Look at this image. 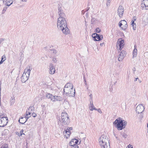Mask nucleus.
I'll return each instance as SVG.
<instances>
[{
  "label": "nucleus",
  "mask_w": 148,
  "mask_h": 148,
  "mask_svg": "<svg viewBox=\"0 0 148 148\" xmlns=\"http://www.w3.org/2000/svg\"><path fill=\"white\" fill-rule=\"evenodd\" d=\"M57 27L59 30L62 31L65 34H69V29L67 27V23L65 18L59 17L57 20Z\"/></svg>",
  "instance_id": "nucleus-1"
},
{
  "label": "nucleus",
  "mask_w": 148,
  "mask_h": 148,
  "mask_svg": "<svg viewBox=\"0 0 148 148\" xmlns=\"http://www.w3.org/2000/svg\"><path fill=\"white\" fill-rule=\"evenodd\" d=\"M73 85L71 83H68L65 85L64 89V93L67 96L74 97L75 94V89H73Z\"/></svg>",
  "instance_id": "nucleus-2"
},
{
  "label": "nucleus",
  "mask_w": 148,
  "mask_h": 148,
  "mask_svg": "<svg viewBox=\"0 0 148 148\" xmlns=\"http://www.w3.org/2000/svg\"><path fill=\"white\" fill-rule=\"evenodd\" d=\"M99 142L101 148H110L109 140L106 135H101L99 138Z\"/></svg>",
  "instance_id": "nucleus-3"
},
{
  "label": "nucleus",
  "mask_w": 148,
  "mask_h": 148,
  "mask_svg": "<svg viewBox=\"0 0 148 148\" xmlns=\"http://www.w3.org/2000/svg\"><path fill=\"white\" fill-rule=\"evenodd\" d=\"M127 122L125 120H123L121 118L119 117L116 119L113 123V124L119 130H121L125 128Z\"/></svg>",
  "instance_id": "nucleus-4"
},
{
  "label": "nucleus",
  "mask_w": 148,
  "mask_h": 148,
  "mask_svg": "<svg viewBox=\"0 0 148 148\" xmlns=\"http://www.w3.org/2000/svg\"><path fill=\"white\" fill-rule=\"evenodd\" d=\"M32 69V66H29L25 69L24 72L21 77V80L22 82L24 83L28 80Z\"/></svg>",
  "instance_id": "nucleus-5"
},
{
  "label": "nucleus",
  "mask_w": 148,
  "mask_h": 148,
  "mask_svg": "<svg viewBox=\"0 0 148 148\" xmlns=\"http://www.w3.org/2000/svg\"><path fill=\"white\" fill-rule=\"evenodd\" d=\"M61 119L62 122L64 125H68L70 122L69 116L66 113L62 112L61 115Z\"/></svg>",
  "instance_id": "nucleus-6"
},
{
  "label": "nucleus",
  "mask_w": 148,
  "mask_h": 148,
  "mask_svg": "<svg viewBox=\"0 0 148 148\" xmlns=\"http://www.w3.org/2000/svg\"><path fill=\"white\" fill-rule=\"evenodd\" d=\"M124 40L121 38L119 39L116 42V48L118 50H121L124 45Z\"/></svg>",
  "instance_id": "nucleus-7"
},
{
  "label": "nucleus",
  "mask_w": 148,
  "mask_h": 148,
  "mask_svg": "<svg viewBox=\"0 0 148 148\" xmlns=\"http://www.w3.org/2000/svg\"><path fill=\"white\" fill-rule=\"evenodd\" d=\"M92 37L93 40L95 41L101 40L103 38L102 35H100L95 33L92 34Z\"/></svg>",
  "instance_id": "nucleus-8"
},
{
  "label": "nucleus",
  "mask_w": 148,
  "mask_h": 148,
  "mask_svg": "<svg viewBox=\"0 0 148 148\" xmlns=\"http://www.w3.org/2000/svg\"><path fill=\"white\" fill-rule=\"evenodd\" d=\"M119 26L123 30H125L127 26V22L125 20L120 21L119 23Z\"/></svg>",
  "instance_id": "nucleus-9"
},
{
  "label": "nucleus",
  "mask_w": 148,
  "mask_h": 148,
  "mask_svg": "<svg viewBox=\"0 0 148 148\" xmlns=\"http://www.w3.org/2000/svg\"><path fill=\"white\" fill-rule=\"evenodd\" d=\"M8 122V119L5 117H2L0 119V127H4L6 125Z\"/></svg>",
  "instance_id": "nucleus-10"
},
{
  "label": "nucleus",
  "mask_w": 148,
  "mask_h": 148,
  "mask_svg": "<svg viewBox=\"0 0 148 148\" xmlns=\"http://www.w3.org/2000/svg\"><path fill=\"white\" fill-rule=\"evenodd\" d=\"M58 14L59 16V17L65 18V14L64 12L63 9L62 8L61 6L59 7L58 11Z\"/></svg>",
  "instance_id": "nucleus-11"
},
{
  "label": "nucleus",
  "mask_w": 148,
  "mask_h": 148,
  "mask_svg": "<svg viewBox=\"0 0 148 148\" xmlns=\"http://www.w3.org/2000/svg\"><path fill=\"white\" fill-rule=\"evenodd\" d=\"M126 54V51L124 50H122L118 56V60L119 61H122L125 56Z\"/></svg>",
  "instance_id": "nucleus-12"
},
{
  "label": "nucleus",
  "mask_w": 148,
  "mask_h": 148,
  "mask_svg": "<svg viewBox=\"0 0 148 148\" xmlns=\"http://www.w3.org/2000/svg\"><path fill=\"white\" fill-rule=\"evenodd\" d=\"M144 106L142 104H140L138 105L136 109V111L138 114L141 113L144 110Z\"/></svg>",
  "instance_id": "nucleus-13"
},
{
  "label": "nucleus",
  "mask_w": 148,
  "mask_h": 148,
  "mask_svg": "<svg viewBox=\"0 0 148 148\" xmlns=\"http://www.w3.org/2000/svg\"><path fill=\"white\" fill-rule=\"evenodd\" d=\"M124 9L123 7L120 5L118 8L117 10L118 14L120 17H121L123 15Z\"/></svg>",
  "instance_id": "nucleus-14"
},
{
  "label": "nucleus",
  "mask_w": 148,
  "mask_h": 148,
  "mask_svg": "<svg viewBox=\"0 0 148 148\" xmlns=\"http://www.w3.org/2000/svg\"><path fill=\"white\" fill-rule=\"evenodd\" d=\"M80 142H79L75 138L72 139V140L69 143V145L70 146H73L74 145H76V144H79Z\"/></svg>",
  "instance_id": "nucleus-15"
},
{
  "label": "nucleus",
  "mask_w": 148,
  "mask_h": 148,
  "mask_svg": "<svg viewBox=\"0 0 148 148\" xmlns=\"http://www.w3.org/2000/svg\"><path fill=\"white\" fill-rule=\"evenodd\" d=\"M141 6L143 8H145L146 10H148V0H143Z\"/></svg>",
  "instance_id": "nucleus-16"
},
{
  "label": "nucleus",
  "mask_w": 148,
  "mask_h": 148,
  "mask_svg": "<svg viewBox=\"0 0 148 148\" xmlns=\"http://www.w3.org/2000/svg\"><path fill=\"white\" fill-rule=\"evenodd\" d=\"M62 97L58 96H53V98H52V101L55 102L57 101H62L63 100Z\"/></svg>",
  "instance_id": "nucleus-17"
},
{
  "label": "nucleus",
  "mask_w": 148,
  "mask_h": 148,
  "mask_svg": "<svg viewBox=\"0 0 148 148\" xmlns=\"http://www.w3.org/2000/svg\"><path fill=\"white\" fill-rule=\"evenodd\" d=\"M49 73L51 74H54L55 71V68L53 67V64L51 63L49 64Z\"/></svg>",
  "instance_id": "nucleus-18"
},
{
  "label": "nucleus",
  "mask_w": 148,
  "mask_h": 148,
  "mask_svg": "<svg viewBox=\"0 0 148 148\" xmlns=\"http://www.w3.org/2000/svg\"><path fill=\"white\" fill-rule=\"evenodd\" d=\"M142 20L143 23L144 24L146 25L148 24V15H145L143 17Z\"/></svg>",
  "instance_id": "nucleus-19"
},
{
  "label": "nucleus",
  "mask_w": 148,
  "mask_h": 148,
  "mask_svg": "<svg viewBox=\"0 0 148 148\" xmlns=\"http://www.w3.org/2000/svg\"><path fill=\"white\" fill-rule=\"evenodd\" d=\"M3 3L6 5L8 6H10L13 3L12 0H2Z\"/></svg>",
  "instance_id": "nucleus-20"
},
{
  "label": "nucleus",
  "mask_w": 148,
  "mask_h": 148,
  "mask_svg": "<svg viewBox=\"0 0 148 148\" xmlns=\"http://www.w3.org/2000/svg\"><path fill=\"white\" fill-rule=\"evenodd\" d=\"M89 108L91 111H92L93 110H97V109L94 107L93 104V101H90V104L89 105Z\"/></svg>",
  "instance_id": "nucleus-21"
},
{
  "label": "nucleus",
  "mask_w": 148,
  "mask_h": 148,
  "mask_svg": "<svg viewBox=\"0 0 148 148\" xmlns=\"http://www.w3.org/2000/svg\"><path fill=\"white\" fill-rule=\"evenodd\" d=\"M27 121V119L25 118V117H22L20 118L18 120L19 123L22 124H24Z\"/></svg>",
  "instance_id": "nucleus-22"
},
{
  "label": "nucleus",
  "mask_w": 148,
  "mask_h": 148,
  "mask_svg": "<svg viewBox=\"0 0 148 148\" xmlns=\"http://www.w3.org/2000/svg\"><path fill=\"white\" fill-rule=\"evenodd\" d=\"M33 108L32 107H30L27 110L26 112V115H30L31 116V114L32 112V109Z\"/></svg>",
  "instance_id": "nucleus-23"
},
{
  "label": "nucleus",
  "mask_w": 148,
  "mask_h": 148,
  "mask_svg": "<svg viewBox=\"0 0 148 148\" xmlns=\"http://www.w3.org/2000/svg\"><path fill=\"white\" fill-rule=\"evenodd\" d=\"M63 134H64V135L66 137V138H68L69 136V135L71 134V132L67 130H66L63 132Z\"/></svg>",
  "instance_id": "nucleus-24"
},
{
  "label": "nucleus",
  "mask_w": 148,
  "mask_h": 148,
  "mask_svg": "<svg viewBox=\"0 0 148 148\" xmlns=\"http://www.w3.org/2000/svg\"><path fill=\"white\" fill-rule=\"evenodd\" d=\"M136 45L134 46V49L133 51V57L134 58L136 57L137 54V50L136 48Z\"/></svg>",
  "instance_id": "nucleus-25"
},
{
  "label": "nucleus",
  "mask_w": 148,
  "mask_h": 148,
  "mask_svg": "<svg viewBox=\"0 0 148 148\" xmlns=\"http://www.w3.org/2000/svg\"><path fill=\"white\" fill-rule=\"evenodd\" d=\"M53 96L50 93H47L46 94V97L47 99H50L52 101V98H53Z\"/></svg>",
  "instance_id": "nucleus-26"
},
{
  "label": "nucleus",
  "mask_w": 148,
  "mask_h": 148,
  "mask_svg": "<svg viewBox=\"0 0 148 148\" xmlns=\"http://www.w3.org/2000/svg\"><path fill=\"white\" fill-rule=\"evenodd\" d=\"M96 19L92 17L91 23L92 24H95L96 23Z\"/></svg>",
  "instance_id": "nucleus-27"
},
{
  "label": "nucleus",
  "mask_w": 148,
  "mask_h": 148,
  "mask_svg": "<svg viewBox=\"0 0 148 148\" xmlns=\"http://www.w3.org/2000/svg\"><path fill=\"white\" fill-rule=\"evenodd\" d=\"M132 23L131 24L132 26L133 27V29L134 30H135L136 29V25L135 23H134V20H132Z\"/></svg>",
  "instance_id": "nucleus-28"
},
{
  "label": "nucleus",
  "mask_w": 148,
  "mask_h": 148,
  "mask_svg": "<svg viewBox=\"0 0 148 148\" xmlns=\"http://www.w3.org/2000/svg\"><path fill=\"white\" fill-rule=\"evenodd\" d=\"M6 60V57L4 55L1 57V59L0 62V64H1Z\"/></svg>",
  "instance_id": "nucleus-29"
},
{
  "label": "nucleus",
  "mask_w": 148,
  "mask_h": 148,
  "mask_svg": "<svg viewBox=\"0 0 148 148\" xmlns=\"http://www.w3.org/2000/svg\"><path fill=\"white\" fill-rule=\"evenodd\" d=\"M51 51H52V53L53 55H55L57 53V51L54 49H52Z\"/></svg>",
  "instance_id": "nucleus-30"
},
{
  "label": "nucleus",
  "mask_w": 148,
  "mask_h": 148,
  "mask_svg": "<svg viewBox=\"0 0 148 148\" xmlns=\"http://www.w3.org/2000/svg\"><path fill=\"white\" fill-rule=\"evenodd\" d=\"M7 9V7H4L2 11V14H4L5 12Z\"/></svg>",
  "instance_id": "nucleus-31"
},
{
  "label": "nucleus",
  "mask_w": 148,
  "mask_h": 148,
  "mask_svg": "<svg viewBox=\"0 0 148 148\" xmlns=\"http://www.w3.org/2000/svg\"><path fill=\"white\" fill-rule=\"evenodd\" d=\"M101 31V30L99 28V27L97 28L96 30H95V32H96L97 33H99Z\"/></svg>",
  "instance_id": "nucleus-32"
},
{
  "label": "nucleus",
  "mask_w": 148,
  "mask_h": 148,
  "mask_svg": "<svg viewBox=\"0 0 148 148\" xmlns=\"http://www.w3.org/2000/svg\"><path fill=\"white\" fill-rule=\"evenodd\" d=\"M1 148H9V147L8 145L6 144L2 145Z\"/></svg>",
  "instance_id": "nucleus-33"
},
{
  "label": "nucleus",
  "mask_w": 148,
  "mask_h": 148,
  "mask_svg": "<svg viewBox=\"0 0 148 148\" xmlns=\"http://www.w3.org/2000/svg\"><path fill=\"white\" fill-rule=\"evenodd\" d=\"M15 99L13 98H11L10 100V103L11 105H13Z\"/></svg>",
  "instance_id": "nucleus-34"
},
{
  "label": "nucleus",
  "mask_w": 148,
  "mask_h": 148,
  "mask_svg": "<svg viewBox=\"0 0 148 148\" xmlns=\"http://www.w3.org/2000/svg\"><path fill=\"white\" fill-rule=\"evenodd\" d=\"M52 61L55 63H56L57 62V60L56 59V58L54 57H53L52 58Z\"/></svg>",
  "instance_id": "nucleus-35"
},
{
  "label": "nucleus",
  "mask_w": 148,
  "mask_h": 148,
  "mask_svg": "<svg viewBox=\"0 0 148 148\" xmlns=\"http://www.w3.org/2000/svg\"><path fill=\"white\" fill-rule=\"evenodd\" d=\"M89 97H90V101H92V94H90L89 95Z\"/></svg>",
  "instance_id": "nucleus-36"
},
{
  "label": "nucleus",
  "mask_w": 148,
  "mask_h": 148,
  "mask_svg": "<svg viewBox=\"0 0 148 148\" xmlns=\"http://www.w3.org/2000/svg\"><path fill=\"white\" fill-rule=\"evenodd\" d=\"M111 0H107V1L106 3V5L107 6H108V5H109V4L110 3Z\"/></svg>",
  "instance_id": "nucleus-37"
},
{
  "label": "nucleus",
  "mask_w": 148,
  "mask_h": 148,
  "mask_svg": "<svg viewBox=\"0 0 148 148\" xmlns=\"http://www.w3.org/2000/svg\"><path fill=\"white\" fill-rule=\"evenodd\" d=\"M32 115L33 117H35L37 115L36 113L34 112H33L32 114Z\"/></svg>",
  "instance_id": "nucleus-38"
},
{
  "label": "nucleus",
  "mask_w": 148,
  "mask_h": 148,
  "mask_svg": "<svg viewBox=\"0 0 148 148\" xmlns=\"http://www.w3.org/2000/svg\"><path fill=\"white\" fill-rule=\"evenodd\" d=\"M71 148H78V146L77 145H74L72 146Z\"/></svg>",
  "instance_id": "nucleus-39"
},
{
  "label": "nucleus",
  "mask_w": 148,
  "mask_h": 148,
  "mask_svg": "<svg viewBox=\"0 0 148 148\" xmlns=\"http://www.w3.org/2000/svg\"><path fill=\"white\" fill-rule=\"evenodd\" d=\"M126 148H133V147L132 145H129Z\"/></svg>",
  "instance_id": "nucleus-40"
},
{
  "label": "nucleus",
  "mask_w": 148,
  "mask_h": 148,
  "mask_svg": "<svg viewBox=\"0 0 148 148\" xmlns=\"http://www.w3.org/2000/svg\"><path fill=\"white\" fill-rule=\"evenodd\" d=\"M31 116L30 115H26L25 117V118L26 119H27V120Z\"/></svg>",
  "instance_id": "nucleus-41"
},
{
  "label": "nucleus",
  "mask_w": 148,
  "mask_h": 148,
  "mask_svg": "<svg viewBox=\"0 0 148 148\" xmlns=\"http://www.w3.org/2000/svg\"><path fill=\"white\" fill-rule=\"evenodd\" d=\"M123 136L125 138H126L127 136V135L125 134H123Z\"/></svg>",
  "instance_id": "nucleus-42"
},
{
  "label": "nucleus",
  "mask_w": 148,
  "mask_h": 148,
  "mask_svg": "<svg viewBox=\"0 0 148 148\" xmlns=\"http://www.w3.org/2000/svg\"><path fill=\"white\" fill-rule=\"evenodd\" d=\"M84 82L85 84L86 85H87L86 81V80L84 76Z\"/></svg>",
  "instance_id": "nucleus-43"
},
{
  "label": "nucleus",
  "mask_w": 148,
  "mask_h": 148,
  "mask_svg": "<svg viewBox=\"0 0 148 148\" xmlns=\"http://www.w3.org/2000/svg\"><path fill=\"white\" fill-rule=\"evenodd\" d=\"M97 110L99 113H102V112L100 109H97Z\"/></svg>",
  "instance_id": "nucleus-44"
},
{
  "label": "nucleus",
  "mask_w": 148,
  "mask_h": 148,
  "mask_svg": "<svg viewBox=\"0 0 148 148\" xmlns=\"http://www.w3.org/2000/svg\"><path fill=\"white\" fill-rule=\"evenodd\" d=\"M72 130V127H69V128L68 127L66 130H68L69 131H70V130Z\"/></svg>",
  "instance_id": "nucleus-45"
},
{
  "label": "nucleus",
  "mask_w": 148,
  "mask_h": 148,
  "mask_svg": "<svg viewBox=\"0 0 148 148\" xmlns=\"http://www.w3.org/2000/svg\"><path fill=\"white\" fill-rule=\"evenodd\" d=\"M23 130H22L21 131H20V134H21V135H20L21 136L22 134V133H23Z\"/></svg>",
  "instance_id": "nucleus-46"
},
{
  "label": "nucleus",
  "mask_w": 148,
  "mask_h": 148,
  "mask_svg": "<svg viewBox=\"0 0 148 148\" xmlns=\"http://www.w3.org/2000/svg\"><path fill=\"white\" fill-rule=\"evenodd\" d=\"M4 40V39L3 38H1L0 39V41L1 42Z\"/></svg>",
  "instance_id": "nucleus-47"
},
{
  "label": "nucleus",
  "mask_w": 148,
  "mask_h": 148,
  "mask_svg": "<svg viewBox=\"0 0 148 148\" xmlns=\"http://www.w3.org/2000/svg\"><path fill=\"white\" fill-rule=\"evenodd\" d=\"M133 71L134 72H134L136 71V68L135 67H134L133 69Z\"/></svg>",
  "instance_id": "nucleus-48"
},
{
  "label": "nucleus",
  "mask_w": 148,
  "mask_h": 148,
  "mask_svg": "<svg viewBox=\"0 0 148 148\" xmlns=\"http://www.w3.org/2000/svg\"><path fill=\"white\" fill-rule=\"evenodd\" d=\"M103 44H104V43L103 42L102 43H101L100 44V46H102L103 45Z\"/></svg>",
  "instance_id": "nucleus-49"
},
{
  "label": "nucleus",
  "mask_w": 148,
  "mask_h": 148,
  "mask_svg": "<svg viewBox=\"0 0 148 148\" xmlns=\"http://www.w3.org/2000/svg\"><path fill=\"white\" fill-rule=\"evenodd\" d=\"M137 79H138V78H135V79L134 80V81H136Z\"/></svg>",
  "instance_id": "nucleus-50"
},
{
  "label": "nucleus",
  "mask_w": 148,
  "mask_h": 148,
  "mask_svg": "<svg viewBox=\"0 0 148 148\" xmlns=\"http://www.w3.org/2000/svg\"><path fill=\"white\" fill-rule=\"evenodd\" d=\"M21 0L22 1H24V2H26L27 1V0Z\"/></svg>",
  "instance_id": "nucleus-51"
},
{
  "label": "nucleus",
  "mask_w": 148,
  "mask_h": 148,
  "mask_svg": "<svg viewBox=\"0 0 148 148\" xmlns=\"http://www.w3.org/2000/svg\"><path fill=\"white\" fill-rule=\"evenodd\" d=\"M89 9V8L87 9L86 10V11H88Z\"/></svg>",
  "instance_id": "nucleus-52"
},
{
  "label": "nucleus",
  "mask_w": 148,
  "mask_h": 148,
  "mask_svg": "<svg viewBox=\"0 0 148 148\" xmlns=\"http://www.w3.org/2000/svg\"><path fill=\"white\" fill-rule=\"evenodd\" d=\"M86 14H87V15H88L87 13H86Z\"/></svg>",
  "instance_id": "nucleus-53"
},
{
  "label": "nucleus",
  "mask_w": 148,
  "mask_h": 148,
  "mask_svg": "<svg viewBox=\"0 0 148 148\" xmlns=\"http://www.w3.org/2000/svg\"><path fill=\"white\" fill-rule=\"evenodd\" d=\"M86 14H87V15H88L87 13H86Z\"/></svg>",
  "instance_id": "nucleus-54"
},
{
  "label": "nucleus",
  "mask_w": 148,
  "mask_h": 148,
  "mask_svg": "<svg viewBox=\"0 0 148 148\" xmlns=\"http://www.w3.org/2000/svg\"><path fill=\"white\" fill-rule=\"evenodd\" d=\"M88 88L87 87V89H88Z\"/></svg>",
  "instance_id": "nucleus-55"
},
{
  "label": "nucleus",
  "mask_w": 148,
  "mask_h": 148,
  "mask_svg": "<svg viewBox=\"0 0 148 148\" xmlns=\"http://www.w3.org/2000/svg\"><path fill=\"white\" fill-rule=\"evenodd\" d=\"M139 82H141V81H139Z\"/></svg>",
  "instance_id": "nucleus-56"
},
{
  "label": "nucleus",
  "mask_w": 148,
  "mask_h": 148,
  "mask_svg": "<svg viewBox=\"0 0 148 148\" xmlns=\"http://www.w3.org/2000/svg\"><path fill=\"white\" fill-rule=\"evenodd\" d=\"M139 82H141V81H139Z\"/></svg>",
  "instance_id": "nucleus-57"
},
{
  "label": "nucleus",
  "mask_w": 148,
  "mask_h": 148,
  "mask_svg": "<svg viewBox=\"0 0 148 148\" xmlns=\"http://www.w3.org/2000/svg\"><path fill=\"white\" fill-rule=\"evenodd\" d=\"M1 42L0 41V44L1 43Z\"/></svg>",
  "instance_id": "nucleus-58"
}]
</instances>
